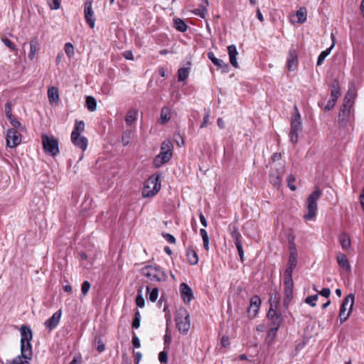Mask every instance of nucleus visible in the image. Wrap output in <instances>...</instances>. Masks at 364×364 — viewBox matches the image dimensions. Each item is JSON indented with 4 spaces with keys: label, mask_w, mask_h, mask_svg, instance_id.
Returning <instances> with one entry per match:
<instances>
[{
    "label": "nucleus",
    "mask_w": 364,
    "mask_h": 364,
    "mask_svg": "<svg viewBox=\"0 0 364 364\" xmlns=\"http://www.w3.org/2000/svg\"><path fill=\"white\" fill-rule=\"evenodd\" d=\"M141 274L152 282H166L167 274L158 265H146L141 268Z\"/></svg>",
    "instance_id": "1"
},
{
    "label": "nucleus",
    "mask_w": 364,
    "mask_h": 364,
    "mask_svg": "<svg viewBox=\"0 0 364 364\" xmlns=\"http://www.w3.org/2000/svg\"><path fill=\"white\" fill-rule=\"evenodd\" d=\"M322 195V191L318 187H316L315 190L308 196L306 200V208L307 213L304 215V218L306 220H312L317 212V201Z\"/></svg>",
    "instance_id": "2"
},
{
    "label": "nucleus",
    "mask_w": 364,
    "mask_h": 364,
    "mask_svg": "<svg viewBox=\"0 0 364 364\" xmlns=\"http://www.w3.org/2000/svg\"><path fill=\"white\" fill-rule=\"evenodd\" d=\"M295 114L291 118V128L289 132L290 141L293 144H296L299 139V133L302 131V122L301 115L297 107L294 106Z\"/></svg>",
    "instance_id": "3"
},
{
    "label": "nucleus",
    "mask_w": 364,
    "mask_h": 364,
    "mask_svg": "<svg viewBox=\"0 0 364 364\" xmlns=\"http://www.w3.org/2000/svg\"><path fill=\"white\" fill-rule=\"evenodd\" d=\"M42 144L44 151L52 156H55L60 153L59 141L54 136H48L46 134L41 135Z\"/></svg>",
    "instance_id": "4"
},
{
    "label": "nucleus",
    "mask_w": 364,
    "mask_h": 364,
    "mask_svg": "<svg viewBox=\"0 0 364 364\" xmlns=\"http://www.w3.org/2000/svg\"><path fill=\"white\" fill-rule=\"evenodd\" d=\"M161 188L160 176H151L146 181L142 191L144 197H152L155 196Z\"/></svg>",
    "instance_id": "5"
},
{
    "label": "nucleus",
    "mask_w": 364,
    "mask_h": 364,
    "mask_svg": "<svg viewBox=\"0 0 364 364\" xmlns=\"http://www.w3.org/2000/svg\"><path fill=\"white\" fill-rule=\"evenodd\" d=\"M176 328L180 333L186 334L191 326L190 316L186 310H180L176 316Z\"/></svg>",
    "instance_id": "6"
},
{
    "label": "nucleus",
    "mask_w": 364,
    "mask_h": 364,
    "mask_svg": "<svg viewBox=\"0 0 364 364\" xmlns=\"http://www.w3.org/2000/svg\"><path fill=\"white\" fill-rule=\"evenodd\" d=\"M354 294H350L346 296L341 306L339 318L341 323L346 321L350 316L354 304Z\"/></svg>",
    "instance_id": "7"
},
{
    "label": "nucleus",
    "mask_w": 364,
    "mask_h": 364,
    "mask_svg": "<svg viewBox=\"0 0 364 364\" xmlns=\"http://www.w3.org/2000/svg\"><path fill=\"white\" fill-rule=\"evenodd\" d=\"M284 297L283 304L286 309H288L293 295L294 282L292 277H284Z\"/></svg>",
    "instance_id": "8"
},
{
    "label": "nucleus",
    "mask_w": 364,
    "mask_h": 364,
    "mask_svg": "<svg viewBox=\"0 0 364 364\" xmlns=\"http://www.w3.org/2000/svg\"><path fill=\"white\" fill-rule=\"evenodd\" d=\"M84 14L86 23L91 28H94L96 19L92 9V0H86L85 2Z\"/></svg>",
    "instance_id": "9"
},
{
    "label": "nucleus",
    "mask_w": 364,
    "mask_h": 364,
    "mask_svg": "<svg viewBox=\"0 0 364 364\" xmlns=\"http://www.w3.org/2000/svg\"><path fill=\"white\" fill-rule=\"evenodd\" d=\"M21 141V135L15 129H9L6 132V144L10 148L17 146Z\"/></svg>",
    "instance_id": "10"
},
{
    "label": "nucleus",
    "mask_w": 364,
    "mask_h": 364,
    "mask_svg": "<svg viewBox=\"0 0 364 364\" xmlns=\"http://www.w3.org/2000/svg\"><path fill=\"white\" fill-rule=\"evenodd\" d=\"M267 317L272 320V324L273 326L272 331H277L280 324L283 321L281 313L277 311L271 306L267 313Z\"/></svg>",
    "instance_id": "11"
},
{
    "label": "nucleus",
    "mask_w": 364,
    "mask_h": 364,
    "mask_svg": "<svg viewBox=\"0 0 364 364\" xmlns=\"http://www.w3.org/2000/svg\"><path fill=\"white\" fill-rule=\"evenodd\" d=\"M261 304V299L259 296L255 295L250 299V306L247 309L248 316L254 318L259 309Z\"/></svg>",
    "instance_id": "12"
},
{
    "label": "nucleus",
    "mask_w": 364,
    "mask_h": 364,
    "mask_svg": "<svg viewBox=\"0 0 364 364\" xmlns=\"http://www.w3.org/2000/svg\"><path fill=\"white\" fill-rule=\"evenodd\" d=\"M173 155L172 151H161L154 158V165L156 168L161 167L163 164L168 162Z\"/></svg>",
    "instance_id": "13"
},
{
    "label": "nucleus",
    "mask_w": 364,
    "mask_h": 364,
    "mask_svg": "<svg viewBox=\"0 0 364 364\" xmlns=\"http://www.w3.org/2000/svg\"><path fill=\"white\" fill-rule=\"evenodd\" d=\"M61 315L62 311L60 309L55 312L50 318L45 321L44 325L49 331H51L57 327L60 322Z\"/></svg>",
    "instance_id": "14"
},
{
    "label": "nucleus",
    "mask_w": 364,
    "mask_h": 364,
    "mask_svg": "<svg viewBox=\"0 0 364 364\" xmlns=\"http://www.w3.org/2000/svg\"><path fill=\"white\" fill-rule=\"evenodd\" d=\"M298 65V55L296 50L292 46L288 53L287 67L289 70H294Z\"/></svg>",
    "instance_id": "15"
},
{
    "label": "nucleus",
    "mask_w": 364,
    "mask_h": 364,
    "mask_svg": "<svg viewBox=\"0 0 364 364\" xmlns=\"http://www.w3.org/2000/svg\"><path fill=\"white\" fill-rule=\"evenodd\" d=\"M354 93L350 90H348L344 97L343 103L340 109V111L351 112V109L354 105Z\"/></svg>",
    "instance_id": "16"
},
{
    "label": "nucleus",
    "mask_w": 364,
    "mask_h": 364,
    "mask_svg": "<svg viewBox=\"0 0 364 364\" xmlns=\"http://www.w3.org/2000/svg\"><path fill=\"white\" fill-rule=\"evenodd\" d=\"M181 297L186 304H188L193 298V293L191 288L186 284L182 283L180 285Z\"/></svg>",
    "instance_id": "17"
},
{
    "label": "nucleus",
    "mask_w": 364,
    "mask_h": 364,
    "mask_svg": "<svg viewBox=\"0 0 364 364\" xmlns=\"http://www.w3.org/2000/svg\"><path fill=\"white\" fill-rule=\"evenodd\" d=\"M24 359L31 360L33 357V350L31 341L21 342V355Z\"/></svg>",
    "instance_id": "18"
},
{
    "label": "nucleus",
    "mask_w": 364,
    "mask_h": 364,
    "mask_svg": "<svg viewBox=\"0 0 364 364\" xmlns=\"http://www.w3.org/2000/svg\"><path fill=\"white\" fill-rule=\"evenodd\" d=\"M208 59L218 68H220L223 73H228L229 71V65L225 63L223 60L217 58L213 52H208Z\"/></svg>",
    "instance_id": "19"
},
{
    "label": "nucleus",
    "mask_w": 364,
    "mask_h": 364,
    "mask_svg": "<svg viewBox=\"0 0 364 364\" xmlns=\"http://www.w3.org/2000/svg\"><path fill=\"white\" fill-rule=\"evenodd\" d=\"M72 143L82 151L86 150L88 144L87 139L83 136H71Z\"/></svg>",
    "instance_id": "20"
},
{
    "label": "nucleus",
    "mask_w": 364,
    "mask_h": 364,
    "mask_svg": "<svg viewBox=\"0 0 364 364\" xmlns=\"http://www.w3.org/2000/svg\"><path fill=\"white\" fill-rule=\"evenodd\" d=\"M336 260L338 265L345 271L350 272L351 267L350 262L345 254L338 252L336 255Z\"/></svg>",
    "instance_id": "21"
},
{
    "label": "nucleus",
    "mask_w": 364,
    "mask_h": 364,
    "mask_svg": "<svg viewBox=\"0 0 364 364\" xmlns=\"http://www.w3.org/2000/svg\"><path fill=\"white\" fill-rule=\"evenodd\" d=\"M21 342L31 341L33 338V333L29 326L23 325L20 328Z\"/></svg>",
    "instance_id": "22"
},
{
    "label": "nucleus",
    "mask_w": 364,
    "mask_h": 364,
    "mask_svg": "<svg viewBox=\"0 0 364 364\" xmlns=\"http://www.w3.org/2000/svg\"><path fill=\"white\" fill-rule=\"evenodd\" d=\"M228 52L230 57V64L235 67L238 68V63L237 61V55L238 54L236 46L235 45H230L228 47Z\"/></svg>",
    "instance_id": "23"
},
{
    "label": "nucleus",
    "mask_w": 364,
    "mask_h": 364,
    "mask_svg": "<svg viewBox=\"0 0 364 364\" xmlns=\"http://www.w3.org/2000/svg\"><path fill=\"white\" fill-rule=\"evenodd\" d=\"M48 97L49 102L53 104H57L59 101V92L58 90L55 87H51L48 90Z\"/></svg>",
    "instance_id": "24"
},
{
    "label": "nucleus",
    "mask_w": 364,
    "mask_h": 364,
    "mask_svg": "<svg viewBox=\"0 0 364 364\" xmlns=\"http://www.w3.org/2000/svg\"><path fill=\"white\" fill-rule=\"evenodd\" d=\"M39 50V43L37 38H33L30 41V52L28 53V58L30 60H33L35 58L36 52Z\"/></svg>",
    "instance_id": "25"
},
{
    "label": "nucleus",
    "mask_w": 364,
    "mask_h": 364,
    "mask_svg": "<svg viewBox=\"0 0 364 364\" xmlns=\"http://www.w3.org/2000/svg\"><path fill=\"white\" fill-rule=\"evenodd\" d=\"M186 257L191 265H196L198 264V257L196 252L193 249V247H189L186 250Z\"/></svg>",
    "instance_id": "26"
},
{
    "label": "nucleus",
    "mask_w": 364,
    "mask_h": 364,
    "mask_svg": "<svg viewBox=\"0 0 364 364\" xmlns=\"http://www.w3.org/2000/svg\"><path fill=\"white\" fill-rule=\"evenodd\" d=\"M296 264H297V252H296L294 245L293 244L290 247V253H289L287 265H289L293 268H295Z\"/></svg>",
    "instance_id": "27"
},
{
    "label": "nucleus",
    "mask_w": 364,
    "mask_h": 364,
    "mask_svg": "<svg viewBox=\"0 0 364 364\" xmlns=\"http://www.w3.org/2000/svg\"><path fill=\"white\" fill-rule=\"evenodd\" d=\"M331 97L338 100L341 95V87L338 80L335 79L331 85Z\"/></svg>",
    "instance_id": "28"
},
{
    "label": "nucleus",
    "mask_w": 364,
    "mask_h": 364,
    "mask_svg": "<svg viewBox=\"0 0 364 364\" xmlns=\"http://www.w3.org/2000/svg\"><path fill=\"white\" fill-rule=\"evenodd\" d=\"M228 230L235 243L237 241H242L241 234L239 232L238 228L235 224H230Z\"/></svg>",
    "instance_id": "29"
},
{
    "label": "nucleus",
    "mask_w": 364,
    "mask_h": 364,
    "mask_svg": "<svg viewBox=\"0 0 364 364\" xmlns=\"http://www.w3.org/2000/svg\"><path fill=\"white\" fill-rule=\"evenodd\" d=\"M171 117V111L168 107H164L161 111V115L159 119V123L165 124Z\"/></svg>",
    "instance_id": "30"
},
{
    "label": "nucleus",
    "mask_w": 364,
    "mask_h": 364,
    "mask_svg": "<svg viewBox=\"0 0 364 364\" xmlns=\"http://www.w3.org/2000/svg\"><path fill=\"white\" fill-rule=\"evenodd\" d=\"M202 3L199 4L198 8L195 9L193 13L200 16V18H204L205 16V14L207 13V6L208 5V0H201Z\"/></svg>",
    "instance_id": "31"
},
{
    "label": "nucleus",
    "mask_w": 364,
    "mask_h": 364,
    "mask_svg": "<svg viewBox=\"0 0 364 364\" xmlns=\"http://www.w3.org/2000/svg\"><path fill=\"white\" fill-rule=\"evenodd\" d=\"M138 116L137 110L134 109H129L125 117V122L127 126H132V124L136 120Z\"/></svg>",
    "instance_id": "32"
},
{
    "label": "nucleus",
    "mask_w": 364,
    "mask_h": 364,
    "mask_svg": "<svg viewBox=\"0 0 364 364\" xmlns=\"http://www.w3.org/2000/svg\"><path fill=\"white\" fill-rule=\"evenodd\" d=\"M350 112L349 111H340L338 117V122L341 127L346 126L350 118Z\"/></svg>",
    "instance_id": "33"
},
{
    "label": "nucleus",
    "mask_w": 364,
    "mask_h": 364,
    "mask_svg": "<svg viewBox=\"0 0 364 364\" xmlns=\"http://www.w3.org/2000/svg\"><path fill=\"white\" fill-rule=\"evenodd\" d=\"M173 26L177 31L180 32H185L188 28V26L185 21L179 18H176L173 19Z\"/></svg>",
    "instance_id": "34"
},
{
    "label": "nucleus",
    "mask_w": 364,
    "mask_h": 364,
    "mask_svg": "<svg viewBox=\"0 0 364 364\" xmlns=\"http://www.w3.org/2000/svg\"><path fill=\"white\" fill-rule=\"evenodd\" d=\"M191 68L186 67V68H181L178 70V80L179 82H183L185 81L189 75Z\"/></svg>",
    "instance_id": "35"
},
{
    "label": "nucleus",
    "mask_w": 364,
    "mask_h": 364,
    "mask_svg": "<svg viewBox=\"0 0 364 364\" xmlns=\"http://www.w3.org/2000/svg\"><path fill=\"white\" fill-rule=\"evenodd\" d=\"M85 106L90 112H94L97 109V101L92 96H87L85 99Z\"/></svg>",
    "instance_id": "36"
},
{
    "label": "nucleus",
    "mask_w": 364,
    "mask_h": 364,
    "mask_svg": "<svg viewBox=\"0 0 364 364\" xmlns=\"http://www.w3.org/2000/svg\"><path fill=\"white\" fill-rule=\"evenodd\" d=\"M338 239L343 250H348L350 248L351 244L350 239L346 233H342L339 236Z\"/></svg>",
    "instance_id": "37"
},
{
    "label": "nucleus",
    "mask_w": 364,
    "mask_h": 364,
    "mask_svg": "<svg viewBox=\"0 0 364 364\" xmlns=\"http://www.w3.org/2000/svg\"><path fill=\"white\" fill-rule=\"evenodd\" d=\"M85 130V123L83 121H75V127L71 133V136H78Z\"/></svg>",
    "instance_id": "38"
},
{
    "label": "nucleus",
    "mask_w": 364,
    "mask_h": 364,
    "mask_svg": "<svg viewBox=\"0 0 364 364\" xmlns=\"http://www.w3.org/2000/svg\"><path fill=\"white\" fill-rule=\"evenodd\" d=\"M306 9L305 7H301L297 11H296V16H297V21L299 23H303L306 20Z\"/></svg>",
    "instance_id": "39"
},
{
    "label": "nucleus",
    "mask_w": 364,
    "mask_h": 364,
    "mask_svg": "<svg viewBox=\"0 0 364 364\" xmlns=\"http://www.w3.org/2000/svg\"><path fill=\"white\" fill-rule=\"evenodd\" d=\"M333 46H334V44H333L330 48L326 49L325 50H323L320 53V55L318 57V60H317V65L318 66L321 65L323 63L326 58L330 54L331 49Z\"/></svg>",
    "instance_id": "40"
},
{
    "label": "nucleus",
    "mask_w": 364,
    "mask_h": 364,
    "mask_svg": "<svg viewBox=\"0 0 364 364\" xmlns=\"http://www.w3.org/2000/svg\"><path fill=\"white\" fill-rule=\"evenodd\" d=\"M146 291L147 292L149 293V297L148 299L152 301V302H154L156 301V300L158 298V294H159V290L157 288H154L151 291V288L149 286H147L146 287Z\"/></svg>",
    "instance_id": "41"
},
{
    "label": "nucleus",
    "mask_w": 364,
    "mask_h": 364,
    "mask_svg": "<svg viewBox=\"0 0 364 364\" xmlns=\"http://www.w3.org/2000/svg\"><path fill=\"white\" fill-rule=\"evenodd\" d=\"M200 234L202 237L203 246L205 250H209V237L207 231L204 228L200 230Z\"/></svg>",
    "instance_id": "42"
},
{
    "label": "nucleus",
    "mask_w": 364,
    "mask_h": 364,
    "mask_svg": "<svg viewBox=\"0 0 364 364\" xmlns=\"http://www.w3.org/2000/svg\"><path fill=\"white\" fill-rule=\"evenodd\" d=\"M5 364H30L29 360L18 355L11 360H6Z\"/></svg>",
    "instance_id": "43"
},
{
    "label": "nucleus",
    "mask_w": 364,
    "mask_h": 364,
    "mask_svg": "<svg viewBox=\"0 0 364 364\" xmlns=\"http://www.w3.org/2000/svg\"><path fill=\"white\" fill-rule=\"evenodd\" d=\"M132 135V132L130 130H127L123 132L122 136V143L123 146H127L129 144Z\"/></svg>",
    "instance_id": "44"
},
{
    "label": "nucleus",
    "mask_w": 364,
    "mask_h": 364,
    "mask_svg": "<svg viewBox=\"0 0 364 364\" xmlns=\"http://www.w3.org/2000/svg\"><path fill=\"white\" fill-rule=\"evenodd\" d=\"M141 323V314L140 312L136 310L134 314V318L132 321V326L133 328H139Z\"/></svg>",
    "instance_id": "45"
},
{
    "label": "nucleus",
    "mask_w": 364,
    "mask_h": 364,
    "mask_svg": "<svg viewBox=\"0 0 364 364\" xmlns=\"http://www.w3.org/2000/svg\"><path fill=\"white\" fill-rule=\"evenodd\" d=\"M64 49H65V52L66 55H68V57L69 58H71L74 56V54H75L74 46L71 43H66L65 44Z\"/></svg>",
    "instance_id": "46"
},
{
    "label": "nucleus",
    "mask_w": 364,
    "mask_h": 364,
    "mask_svg": "<svg viewBox=\"0 0 364 364\" xmlns=\"http://www.w3.org/2000/svg\"><path fill=\"white\" fill-rule=\"evenodd\" d=\"M95 342L97 344V350L99 353H102L105 349V346L103 343L102 339L100 336H96L95 338Z\"/></svg>",
    "instance_id": "47"
},
{
    "label": "nucleus",
    "mask_w": 364,
    "mask_h": 364,
    "mask_svg": "<svg viewBox=\"0 0 364 364\" xmlns=\"http://www.w3.org/2000/svg\"><path fill=\"white\" fill-rule=\"evenodd\" d=\"M270 182L274 186L280 185L282 182V178L278 173H271L270 174Z\"/></svg>",
    "instance_id": "48"
},
{
    "label": "nucleus",
    "mask_w": 364,
    "mask_h": 364,
    "mask_svg": "<svg viewBox=\"0 0 364 364\" xmlns=\"http://www.w3.org/2000/svg\"><path fill=\"white\" fill-rule=\"evenodd\" d=\"M173 144L170 140H165L161 146V151H172Z\"/></svg>",
    "instance_id": "49"
},
{
    "label": "nucleus",
    "mask_w": 364,
    "mask_h": 364,
    "mask_svg": "<svg viewBox=\"0 0 364 364\" xmlns=\"http://www.w3.org/2000/svg\"><path fill=\"white\" fill-rule=\"evenodd\" d=\"M296 181V178L294 175L290 174L287 178V186L290 188L291 191H295L296 189V186L294 185V182Z\"/></svg>",
    "instance_id": "50"
},
{
    "label": "nucleus",
    "mask_w": 364,
    "mask_h": 364,
    "mask_svg": "<svg viewBox=\"0 0 364 364\" xmlns=\"http://www.w3.org/2000/svg\"><path fill=\"white\" fill-rule=\"evenodd\" d=\"M318 294L311 295L306 298L305 302L311 307H315L316 305V301L318 300Z\"/></svg>",
    "instance_id": "51"
},
{
    "label": "nucleus",
    "mask_w": 364,
    "mask_h": 364,
    "mask_svg": "<svg viewBox=\"0 0 364 364\" xmlns=\"http://www.w3.org/2000/svg\"><path fill=\"white\" fill-rule=\"evenodd\" d=\"M6 118L8 119V120L9 121L11 124L15 129H18V128L21 127V122L16 117H14L13 115L8 116V117H6Z\"/></svg>",
    "instance_id": "52"
},
{
    "label": "nucleus",
    "mask_w": 364,
    "mask_h": 364,
    "mask_svg": "<svg viewBox=\"0 0 364 364\" xmlns=\"http://www.w3.org/2000/svg\"><path fill=\"white\" fill-rule=\"evenodd\" d=\"M91 284L88 281H84L81 285V292L82 294L85 296H86L90 289Z\"/></svg>",
    "instance_id": "53"
},
{
    "label": "nucleus",
    "mask_w": 364,
    "mask_h": 364,
    "mask_svg": "<svg viewBox=\"0 0 364 364\" xmlns=\"http://www.w3.org/2000/svg\"><path fill=\"white\" fill-rule=\"evenodd\" d=\"M51 10H57L60 7V0H47Z\"/></svg>",
    "instance_id": "54"
},
{
    "label": "nucleus",
    "mask_w": 364,
    "mask_h": 364,
    "mask_svg": "<svg viewBox=\"0 0 364 364\" xmlns=\"http://www.w3.org/2000/svg\"><path fill=\"white\" fill-rule=\"evenodd\" d=\"M235 247L237 250V252H238V254L240 255V259L242 261L244 260V251H243V249H242V241H237V242L235 243Z\"/></svg>",
    "instance_id": "55"
},
{
    "label": "nucleus",
    "mask_w": 364,
    "mask_h": 364,
    "mask_svg": "<svg viewBox=\"0 0 364 364\" xmlns=\"http://www.w3.org/2000/svg\"><path fill=\"white\" fill-rule=\"evenodd\" d=\"M2 41L4 43V45L6 47H8L9 48H10L11 50H16V47L15 44L12 41H11L9 38H2Z\"/></svg>",
    "instance_id": "56"
},
{
    "label": "nucleus",
    "mask_w": 364,
    "mask_h": 364,
    "mask_svg": "<svg viewBox=\"0 0 364 364\" xmlns=\"http://www.w3.org/2000/svg\"><path fill=\"white\" fill-rule=\"evenodd\" d=\"M336 101L337 100L331 97V99L328 101L326 105L325 106L324 110L326 112H328L332 109L334 107Z\"/></svg>",
    "instance_id": "57"
},
{
    "label": "nucleus",
    "mask_w": 364,
    "mask_h": 364,
    "mask_svg": "<svg viewBox=\"0 0 364 364\" xmlns=\"http://www.w3.org/2000/svg\"><path fill=\"white\" fill-rule=\"evenodd\" d=\"M136 304L140 308H143L145 305L144 299L143 298L142 295L139 293H138L136 295Z\"/></svg>",
    "instance_id": "58"
},
{
    "label": "nucleus",
    "mask_w": 364,
    "mask_h": 364,
    "mask_svg": "<svg viewBox=\"0 0 364 364\" xmlns=\"http://www.w3.org/2000/svg\"><path fill=\"white\" fill-rule=\"evenodd\" d=\"M162 236L168 242H169L171 244L176 243V238L174 237L173 235L166 232V233H163Z\"/></svg>",
    "instance_id": "59"
},
{
    "label": "nucleus",
    "mask_w": 364,
    "mask_h": 364,
    "mask_svg": "<svg viewBox=\"0 0 364 364\" xmlns=\"http://www.w3.org/2000/svg\"><path fill=\"white\" fill-rule=\"evenodd\" d=\"M159 360L161 363H166L168 361V353L166 351H161L159 354Z\"/></svg>",
    "instance_id": "60"
},
{
    "label": "nucleus",
    "mask_w": 364,
    "mask_h": 364,
    "mask_svg": "<svg viewBox=\"0 0 364 364\" xmlns=\"http://www.w3.org/2000/svg\"><path fill=\"white\" fill-rule=\"evenodd\" d=\"M132 345L136 348H139L141 346L140 340L138 336H136L134 332H133Z\"/></svg>",
    "instance_id": "61"
},
{
    "label": "nucleus",
    "mask_w": 364,
    "mask_h": 364,
    "mask_svg": "<svg viewBox=\"0 0 364 364\" xmlns=\"http://www.w3.org/2000/svg\"><path fill=\"white\" fill-rule=\"evenodd\" d=\"M12 104L11 102H8L5 105V114L6 117L12 115L11 114Z\"/></svg>",
    "instance_id": "62"
},
{
    "label": "nucleus",
    "mask_w": 364,
    "mask_h": 364,
    "mask_svg": "<svg viewBox=\"0 0 364 364\" xmlns=\"http://www.w3.org/2000/svg\"><path fill=\"white\" fill-rule=\"evenodd\" d=\"M319 294L326 298H328L331 295V290L329 288H323L321 291H318Z\"/></svg>",
    "instance_id": "63"
},
{
    "label": "nucleus",
    "mask_w": 364,
    "mask_h": 364,
    "mask_svg": "<svg viewBox=\"0 0 364 364\" xmlns=\"http://www.w3.org/2000/svg\"><path fill=\"white\" fill-rule=\"evenodd\" d=\"M294 268L287 265V269L284 271V277H292V272Z\"/></svg>",
    "instance_id": "64"
}]
</instances>
